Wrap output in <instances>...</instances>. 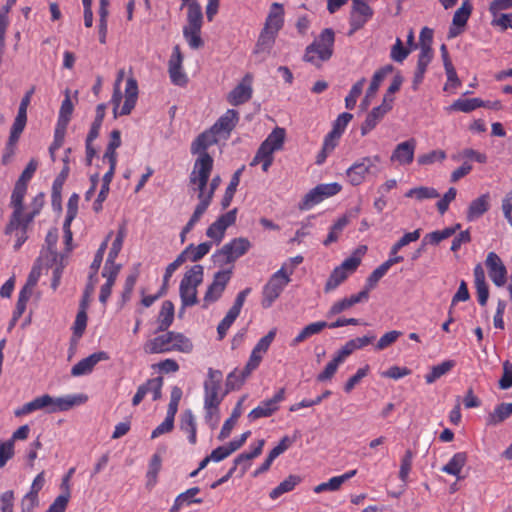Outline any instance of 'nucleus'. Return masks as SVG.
I'll list each match as a JSON object with an SVG mask.
<instances>
[{"mask_svg":"<svg viewBox=\"0 0 512 512\" xmlns=\"http://www.w3.org/2000/svg\"><path fill=\"white\" fill-rule=\"evenodd\" d=\"M86 401L87 396L84 394L66 395L63 397H52L49 394H44L17 408L14 414L16 417H20L37 410H44L47 413H57L68 411L72 407L83 404Z\"/></svg>","mask_w":512,"mask_h":512,"instance_id":"nucleus-1","label":"nucleus"},{"mask_svg":"<svg viewBox=\"0 0 512 512\" xmlns=\"http://www.w3.org/2000/svg\"><path fill=\"white\" fill-rule=\"evenodd\" d=\"M124 78V70H119L114 83V92L111 98L114 117L129 115L134 109L138 99V84L136 79L130 77L126 81L124 96L121 92V82Z\"/></svg>","mask_w":512,"mask_h":512,"instance_id":"nucleus-2","label":"nucleus"},{"mask_svg":"<svg viewBox=\"0 0 512 512\" xmlns=\"http://www.w3.org/2000/svg\"><path fill=\"white\" fill-rule=\"evenodd\" d=\"M26 192L27 185L16 182L11 195V206L13 207V213L5 231L6 234L16 238V242L14 244L15 250L20 249V247L27 240V236H24L23 224L21 222V214L24 210L23 199Z\"/></svg>","mask_w":512,"mask_h":512,"instance_id":"nucleus-3","label":"nucleus"},{"mask_svg":"<svg viewBox=\"0 0 512 512\" xmlns=\"http://www.w3.org/2000/svg\"><path fill=\"white\" fill-rule=\"evenodd\" d=\"M213 158L205 156L202 159H196L193 169L189 176V181L192 189L197 192L199 202L211 203L212 195L208 187V181L213 169Z\"/></svg>","mask_w":512,"mask_h":512,"instance_id":"nucleus-4","label":"nucleus"},{"mask_svg":"<svg viewBox=\"0 0 512 512\" xmlns=\"http://www.w3.org/2000/svg\"><path fill=\"white\" fill-rule=\"evenodd\" d=\"M191 341L181 333L167 332L148 341L144 350L150 354L179 351L188 353L192 350Z\"/></svg>","mask_w":512,"mask_h":512,"instance_id":"nucleus-5","label":"nucleus"},{"mask_svg":"<svg viewBox=\"0 0 512 512\" xmlns=\"http://www.w3.org/2000/svg\"><path fill=\"white\" fill-rule=\"evenodd\" d=\"M335 35L330 28L324 29L305 51L304 60L314 65L328 60L333 53Z\"/></svg>","mask_w":512,"mask_h":512,"instance_id":"nucleus-6","label":"nucleus"},{"mask_svg":"<svg viewBox=\"0 0 512 512\" xmlns=\"http://www.w3.org/2000/svg\"><path fill=\"white\" fill-rule=\"evenodd\" d=\"M204 268L196 264L184 274L180 286L179 294L183 307L193 306L198 303L197 288L202 283Z\"/></svg>","mask_w":512,"mask_h":512,"instance_id":"nucleus-7","label":"nucleus"},{"mask_svg":"<svg viewBox=\"0 0 512 512\" xmlns=\"http://www.w3.org/2000/svg\"><path fill=\"white\" fill-rule=\"evenodd\" d=\"M291 274L292 269L287 270V263H284L282 267L270 277L263 288L262 306L264 308L271 307L274 301L280 296L281 292L290 282Z\"/></svg>","mask_w":512,"mask_h":512,"instance_id":"nucleus-8","label":"nucleus"},{"mask_svg":"<svg viewBox=\"0 0 512 512\" xmlns=\"http://www.w3.org/2000/svg\"><path fill=\"white\" fill-rule=\"evenodd\" d=\"M252 247L251 242L244 237L232 239L224 244L221 249L216 251L212 258L215 264L224 266L235 262L237 259L245 255Z\"/></svg>","mask_w":512,"mask_h":512,"instance_id":"nucleus-9","label":"nucleus"},{"mask_svg":"<svg viewBox=\"0 0 512 512\" xmlns=\"http://www.w3.org/2000/svg\"><path fill=\"white\" fill-rule=\"evenodd\" d=\"M380 161V156L374 155L363 157L354 162L346 171L349 183L358 186L364 182L367 175H377L380 171Z\"/></svg>","mask_w":512,"mask_h":512,"instance_id":"nucleus-10","label":"nucleus"},{"mask_svg":"<svg viewBox=\"0 0 512 512\" xmlns=\"http://www.w3.org/2000/svg\"><path fill=\"white\" fill-rule=\"evenodd\" d=\"M361 263L360 257L355 255L345 259L341 265L336 267L330 274L324 290L325 292H331L335 290L340 284H342L352 273L356 271Z\"/></svg>","mask_w":512,"mask_h":512,"instance_id":"nucleus-11","label":"nucleus"},{"mask_svg":"<svg viewBox=\"0 0 512 512\" xmlns=\"http://www.w3.org/2000/svg\"><path fill=\"white\" fill-rule=\"evenodd\" d=\"M222 373L212 368L208 369V379L204 382V406H219L223 396L219 394Z\"/></svg>","mask_w":512,"mask_h":512,"instance_id":"nucleus-12","label":"nucleus"},{"mask_svg":"<svg viewBox=\"0 0 512 512\" xmlns=\"http://www.w3.org/2000/svg\"><path fill=\"white\" fill-rule=\"evenodd\" d=\"M231 270H221L214 274L212 283L208 286L203 297V307L207 308L210 304L219 300L231 278Z\"/></svg>","mask_w":512,"mask_h":512,"instance_id":"nucleus-13","label":"nucleus"},{"mask_svg":"<svg viewBox=\"0 0 512 512\" xmlns=\"http://www.w3.org/2000/svg\"><path fill=\"white\" fill-rule=\"evenodd\" d=\"M373 9L363 0H352L349 24L350 34L361 29L372 17Z\"/></svg>","mask_w":512,"mask_h":512,"instance_id":"nucleus-14","label":"nucleus"},{"mask_svg":"<svg viewBox=\"0 0 512 512\" xmlns=\"http://www.w3.org/2000/svg\"><path fill=\"white\" fill-rule=\"evenodd\" d=\"M235 221L236 209H233L221 215L215 222H213L207 228V237L212 239L216 244H219L224 238L225 231L227 230V228L233 225Z\"/></svg>","mask_w":512,"mask_h":512,"instance_id":"nucleus-15","label":"nucleus"},{"mask_svg":"<svg viewBox=\"0 0 512 512\" xmlns=\"http://www.w3.org/2000/svg\"><path fill=\"white\" fill-rule=\"evenodd\" d=\"M285 399V389H279L271 399L262 401L256 408L249 414L250 421H255L259 418L269 417L278 410V405Z\"/></svg>","mask_w":512,"mask_h":512,"instance_id":"nucleus-16","label":"nucleus"},{"mask_svg":"<svg viewBox=\"0 0 512 512\" xmlns=\"http://www.w3.org/2000/svg\"><path fill=\"white\" fill-rule=\"evenodd\" d=\"M485 265L492 282L497 287L504 286L507 281V269L501 258L495 252H489L485 260Z\"/></svg>","mask_w":512,"mask_h":512,"instance_id":"nucleus-17","label":"nucleus"},{"mask_svg":"<svg viewBox=\"0 0 512 512\" xmlns=\"http://www.w3.org/2000/svg\"><path fill=\"white\" fill-rule=\"evenodd\" d=\"M182 61L183 57L180 48L176 45L169 59L168 72L171 82L177 86H185L188 82V77L182 69Z\"/></svg>","mask_w":512,"mask_h":512,"instance_id":"nucleus-18","label":"nucleus"},{"mask_svg":"<svg viewBox=\"0 0 512 512\" xmlns=\"http://www.w3.org/2000/svg\"><path fill=\"white\" fill-rule=\"evenodd\" d=\"M239 121V114L234 109H228L210 128L219 138L227 139Z\"/></svg>","mask_w":512,"mask_h":512,"instance_id":"nucleus-19","label":"nucleus"},{"mask_svg":"<svg viewBox=\"0 0 512 512\" xmlns=\"http://www.w3.org/2000/svg\"><path fill=\"white\" fill-rule=\"evenodd\" d=\"M416 150V140L410 138L404 142L396 145L394 148L390 160L393 163H397L401 166L410 165L414 160Z\"/></svg>","mask_w":512,"mask_h":512,"instance_id":"nucleus-20","label":"nucleus"},{"mask_svg":"<svg viewBox=\"0 0 512 512\" xmlns=\"http://www.w3.org/2000/svg\"><path fill=\"white\" fill-rule=\"evenodd\" d=\"M109 359V355L105 351L95 352L88 357L80 360L76 363L71 369V375L74 377H79L83 375L90 374L94 367L101 361H106Z\"/></svg>","mask_w":512,"mask_h":512,"instance_id":"nucleus-21","label":"nucleus"},{"mask_svg":"<svg viewBox=\"0 0 512 512\" xmlns=\"http://www.w3.org/2000/svg\"><path fill=\"white\" fill-rule=\"evenodd\" d=\"M433 58V51L428 44L421 45L420 53L417 60V67L414 73L412 88L417 90L423 82L427 67Z\"/></svg>","mask_w":512,"mask_h":512,"instance_id":"nucleus-22","label":"nucleus"},{"mask_svg":"<svg viewBox=\"0 0 512 512\" xmlns=\"http://www.w3.org/2000/svg\"><path fill=\"white\" fill-rule=\"evenodd\" d=\"M472 5L469 0L463 1L462 5L455 11L452 19V25L449 28V38L457 37L467 24V21L472 13Z\"/></svg>","mask_w":512,"mask_h":512,"instance_id":"nucleus-23","label":"nucleus"},{"mask_svg":"<svg viewBox=\"0 0 512 512\" xmlns=\"http://www.w3.org/2000/svg\"><path fill=\"white\" fill-rule=\"evenodd\" d=\"M220 138L214 134L211 129L202 132L191 144V153L198 155L197 159H202L205 156H210L207 149L216 144Z\"/></svg>","mask_w":512,"mask_h":512,"instance_id":"nucleus-24","label":"nucleus"},{"mask_svg":"<svg viewBox=\"0 0 512 512\" xmlns=\"http://www.w3.org/2000/svg\"><path fill=\"white\" fill-rule=\"evenodd\" d=\"M252 77L246 75L242 81L229 93L228 102L237 106L249 101L252 97Z\"/></svg>","mask_w":512,"mask_h":512,"instance_id":"nucleus-25","label":"nucleus"},{"mask_svg":"<svg viewBox=\"0 0 512 512\" xmlns=\"http://www.w3.org/2000/svg\"><path fill=\"white\" fill-rule=\"evenodd\" d=\"M284 24V10L283 6L279 3L271 5L269 14L266 18L263 30L277 36Z\"/></svg>","mask_w":512,"mask_h":512,"instance_id":"nucleus-26","label":"nucleus"},{"mask_svg":"<svg viewBox=\"0 0 512 512\" xmlns=\"http://www.w3.org/2000/svg\"><path fill=\"white\" fill-rule=\"evenodd\" d=\"M489 194H483L473 200L467 210L466 218L469 222L479 219L489 209Z\"/></svg>","mask_w":512,"mask_h":512,"instance_id":"nucleus-27","label":"nucleus"},{"mask_svg":"<svg viewBox=\"0 0 512 512\" xmlns=\"http://www.w3.org/2000/svg\"><path fill=\"white\" fill-rule=\"evenodd\" d=\"M461 224L457 223L452 227H446L443 230H437L426 234L422 239L423 246L438 245L441 241L453 236L459 229Z\"/></svg>","mask_w":512,"mask_h":512,"instance_id":"nucleus-28","label":"nucleus"},{"mask_svg":"<svg viewBox=\"0 0 512 512\" xmlns=\"http://www.w3.org/2000/svg\"><path fill=\"white\" fill-rule=\"evenodd\" d=\"M275 39V35L262 29L253 53L257 56H261V60H264L273 48Z\"/></svg>","mask_w":512,"mask_h":512,"instance_id":"nucleus-29","label":"nucleus"},{"mask_svg":"<svg viewBox=\"0 0 512 512\" xmlns=\"http://www.w3.org/2000/svg\"><path fill=\"white\" fill-rule=\"evenodd\" d=\"M467 462L466 452H457L448 461L446 465L442 467V472L460 478L461 471Z\"/></svg>","mask_w":512,"mask_h":512,"instance_id":"nucleus-30","label":"nucleus"},{"mask_svg":"<svg viewBox=\"0 0 512 512\" xmlns=\"http://www.w3.org/2000/svg\"><path fill=\"white\" fill-rule=\"evenodd\" d=\"M180 428L188 435L190 444L195 445L197 442L196 420L191 410H186L181 417Z\"/></svg>","mask_w":512,"mask_h":512,"instance_id":"nucleus-31","label":"nucleus"},{"mask_svg":"<svg viewBox=\"0 0 512 512\" xmlns=\"http://www.w3.org/2000/svg\"><path fill=\"white\" fill-rule=\"evenodd\" d=\"M387 113L379 107H374L366 116L364 122L361 124V135L369 134L376 126L382 121Z\"/></svg>","mask_w":512,"mask_h":512,"instance_id":"nucleus-32","label":"nucleus"},{"mask_svg":"<svg viewBox=\"0 0 512 512\" xmlns=\"http://www.w3.org/2000/svg\"><path fill=\"white\" fill-rule=\"evenodd\" d=\"M275 151H273V148H270L269 146L262 143L260 147L258 148L256 155L254 156L251 166H255L257 164L262 165V170L264 172H267L270 168V166L273 163L274 154Z\"/></svg>","mask_w":512,"mask_h":512,"instance_id":"nucleus-33","label":"nucleus"},{"mask_svg":"<svg viewBox=\"0 0 512 512\" xmlns=\"http://www.w3.org/2000/svg\"><path fill=\"white\" fill-rule=\"evenodd\" d=\"M328 328V323L325 321H317L305 326L298 335L292 340L291 345L297 346L306 339L313 335L319 334L323 329Z\"/></svg>","mask_w":512,"mask_h":512,"instance_id":"nucleus-34","label":"nucleus"},{"mask_svg":"<svg viewBox=\"0 0 512 512\" xmlns=\"http://www.w3.org/2000/svg\"><path fill=\"white\" fill-rule=\"evenodd\" d=\"M44 198L45 196L43 193L37 194L30 204L31 212H29L26 215H24L23 213L21 214V222L23 224L24 236H27L28 225L32 222L34 217L40 213L41 209L43 208Z\"/></svg>","mask_w":512,"mask_h":512,"instance_id":"nucleus-35","label":"nucleus"},{"mask_svg":"<svg viewBox=\"0 0 512 512\" xmlns=\"http://www.w3.org/2000/svg\"><path fill=\"white\" fill-rule=\"evenodd\" d=\"M174 320V305L171 301L166 300L162 303L158 315V331H166Z\"/></svg>","mask_w":512,"mask_h":512,"instance_id":"nucleus-36","label":"nucleus"},{"mask_svg":"<svg viewBox=\"0 0 512 512\" xmlns=\"http://www.w3.org/2000/svg\"><path fill=\"white\" fill-rule=\"evenodd\" d=\"M512 415V403H501L487 417V424L495 426Z\"/></svg>","mask_w":512,"mask_h":512,"instance_id":"nucleus-37","label":"nucleus"},{"mask_svg":"<svg viewBox=\"0 0 512 512\" xmlns=\"http://www.w3.org/2000/svg\"><path fill=\"white\" fill-rule=\"evenodd\" d=\"M392 71H393V66L388 64V65L381 67L374 73L371 83L366 91V98L374 97V95L378 91L382 81L386 78L387 75L392 73Z\"/></svg>","mask_w":512,"mask_h":512,"instance_id":"nucleus-38","label":"nucleus"},{"mask_svg":"<svg viewBox=\"0 0 512 512\" xmlns=\"http://www.w3.org/2000/svg\"><path fill=\"white\" fill-rule=\"evenodd\" d=\"M350 219L347 215H342L339 217L334 224L330 227L329 233L326 239L323 241L324 246H329L330 244L336 242L343 230L349 224Z\"/></svg>","mask_w":512,"mask_h":512,"instance_id":"nucleus-39","label":"nucleus"},{"mask_svg":"<svg viewBox=\"0 0 512 512\" xmlns=\"http://www.w3.org/2000/svg\"><path fill=\"white\" fill-rule=\"evenodd\" d=\"M456 365L454 360H445L442 363L431 368L430 372L425 375L427 384H432L439 378L447 374Z\"/></svg>","mask_w":512,"mask_h":512,"instance_id":"nucleus-40","label":"nucleus"},{"mask_svg":"<svg viewBox=\"0 0 512 512\" xmlns=\"http://www.w3.org/2000/svg\"><path fill=\"white\" fill-rule=\"evenodd\" d=\"M202 26H184L183 36L191 49H198L204 45L201 38Z\"/></svg>","mask_w":512,"mask_h":512,"instance_id":"nucleus-41","label":"nucleus"},{"mask_svg":"<svg viewBox=\"0 0 512 512\" xmlns=\"http://www.w3.org/2000/svg\"><path fill=\"white\" fill-rule=\"evenodd\" d=\"M300 482V478L295 475H290L288 478L283 480L278 486L272 489L269 493V497L273 500L279 498L281 495L292 491L296 485Z\"/></svg>","mask_w":512,"mask_h":512,"instance_id":"nucleus-42","label":"nucleus"},{"mask_svg":"<svg viewBox=\"0 0 512 512\" xmlns=\"http://www.w3.org/2000/svg\"><path fill=\"white\" fill-rule=\"evenodd\" d=\"M405 196L408 198H415L418 201H423L425 199H434L439 197L438 191L433 187L420 186L409 189Z\"/></svg>","mask_w":512,"mask_h":512,"instance_id":"nucleus-43","label":"nucleus"},{"mask_svg":"<svg viewBox=\"0 0 512 512\" xmlns=\"http://www.w3.org/2000/svg\"><path fill=\"white\" fill-rule=\"evenodd\" d=\"M265 441L263 439L259 440L257 444L253 447H251V451L248 453H241L235 458L236 465H239L241 461H246V465L243 467V470L241 471V474L243 475L247 469L250 467V461L259 456L262 452L263 446Z\"/></svg>","mask_w":512,"mask_h":512,"instance_id":"nucleus-44","label":"nucleus"},{"mask_svg":"<svg viewBox=\"0 0 512 512\" xmlns=\"http://www.w3.org/2000/svg\"><path fill=\"white\" fill-rule=\"evenodd\" d=\"M121 143V132L116 129L112 130L103 159L117 160L116 150L121 146Z\"/></svg>","mask_w":512,"mask_h":512,"instance_id":"nucleus-45","label":"nucleus"},{"mask_svg":"<svg viewBox=\"0 0 512 512\" xmlns=\"http://www.w3.org/2000/svg\"><path fill=\"white\" fill-rule=\"evenodd\" d=\"M162 460L158 454H154L150 460L148 471L146 474L147 487L152 488L157 483V476L161 469Z\"/></svg>","mask_w":512,"mask_h":512,"instance_id":"nucleus-46","label":"nucleus"},{"mask_svg":"<svg viewBox=\"0 0 512 512\" xmlns=\"http://www.w3.org/2000/svg\"><path fill=\"white\" fill-rule=\"evenodd\" d=\"M200 488L199 487H192L188 490H186L183 493H180L176 498L175 501L179 503L181 507L183 506H189L193 503L195 504H201L203 502L202 498H197L196 495L199 494Z\"/></svg>","mask_w":512,"mask_h":512,"instance_id":"nucleus-47","label":"nucleus"},{"mask_svg":"<svg viewBox=\"0 0 512 512\" xmlns=\"http://www.w3.org/2000/svg\"><path fill=\"white\" fill-rule=\"evenodd\" d=\"M242 170H243V168L238 169L233 174V176H232V178L230 180V183H229L228 187L226 188L225 195H224V197L222 199V202H221L222 207L224 209L227 208L230 205V203H231V201L233 199V196H234V194H235V192L237 190V187H238V185L240 183V176H241Z\"/></svg>","mask_w":512,"mask_h":512,"instance_id":"nucleus-48","label":"nucleus"},{"mask_svg":"<svg viewBox=\"0 0 512 512\" xmlns=\"http://www.w3.org/2000/svg\"><path fill=\"white\" fill-rule=\"evenodd\" d=\"M284 139L285 130L283 128L276 127L262 143L273 148V151H278L282 148Z\"/></svg>","mask_w":512,"mask_h":512,"instance_id":"nucleus-49","label":"nucleus"},{"mask_svg":"<svg viewBox=\"0 0 512 512\" xmlns=\"http://www.w3.org/2000/svg\"><path fill=\"white\" fill-rule=\"evenodd\" d=\"M250 374L245 373V369L237 370L235 369L231 373L228 374L226 379V387L228 390H237L239 389L243 383L245 382L246 378Z\"/></svg>","mask_w":512,"mask_h":512,"instance_id":"nucleus-50","label":"nucleus"},{"mask_svg":"<svg viewBox=\"0 0 512 512\" xmlns=\"http://www.w3.org/2000/svg\"><path fill=\"white\" fill-rule=\"evenodd\" d=\"M105 109V104H99L96 107V116L87 135L89 136V140H95L98 137L103 119L105 117Z\"/></svg>","mask_w":512,"mask_h":512,"instance_id":"nucleus-51","label":"nucleus"},{"mask_svg":"<svg viewBox=\"0 0 512 512\" xmlns=\"http://www.w3.org/2000/svg\"><path fill=\"white\" fill-rule=\"evenodd\" d=\"M366 83L365 78H361L351 88L349 94L345 98V106L347 109L352 110L356 106L357 99L363 91V87Z\"/></svg>","mask_w":512,"mask_h":512,"instance_id":"nucleus-52","label":"nucleus"},{"mask_svg":"<svg viewBox=\"0 0 512 512\" xmlns=\"http://www.w3.org/2000/svg\"><path fill=\"white\" fill-rule=\"evenodd\" d=\"M324 199V196L316 186L304 196L300 208L304 210H309L313 208L315 205L321 203Z\"/></svg>","mask_w":512,"mask_h":512,"instance_id":"nucleus-53","label":"nucleus"},{"mask_svg":"<svg viewBox=\"0 0 512 512\" xmlns=\"http://www.w3.org/2000/svg\"><path fill=\"white\" fill-rule=\"evenodd\" d=\"M453 160H460V159H466L475 161L481 164H484L487 162V156L484 153H481L479 151H476L471 148H466L460 151L457 155L452 156Z\"/></svg>","mask_w":512,"mask_h":512,"instance_id":"nucleus-54","label":"nucleus"},{"mask_svg":"<svg viewBox=\"0 0 512 512\" xmlns=\"http://www.w3.org/2000/svg\"><path fill=\"white\" fill-rule=\"evenodd\" d=\"M203 13L199 3H192L187 9V24L185 26H202Z\"/></svg>","mask_w":512,"mask_h":512,"instance_id":"nucleus-55","label":"nucleus"},{"mask_svg":"<svg viewBox=\"0 0 512 512\" xmlns=\"http://www.w3.org/2000/svg\"><path fill=\"white\" fill-rule=\"evenodd\" d=\"M238 316H239L238 312H236L232 309H229V311L227 312V314L222 319V321L218 324V327H217L218 338L220 340L226 336L229 328L231 327V325L234 323V321L237 319Z\"/></svg>","mask_w":512,"mask_h":512,"instance_id":"nucleus-56","label":"nucleus"},{"mask_svg":"<svg viewBox=\"0 0 512 512\" xmlns=\"http://www.w3.org/2000/svg\"><path fill=\"white\" fill-rule=\"evenodd\" d=\"M125 236H126V229L124 226H122V227H120V229L117 233V236L114 239L112 246L110 248V251L108 253V257H107L108 262H114L116 260V258L118 257V255L121 251Z\"/></svg>","mask_w":512,"mask_h":512,"instance_id":"nucleus-57","label":"nucleus"},{"mask_svg":"<svg viewBox=\"0 0 512 512\" xmlns=\"http://www.w3.org/2000/svg\"><path fill=\"white\" fill-rule=\"evenodd\" d=\"M68 173V168L66 167L61 174L54 180L52 185V204L55 206L56 204L60 207L61 200V191L65 181V178Z\"/></svg>","mask_w":512,"mask_h":512,"instance_id":"nucleus-58","label":"nucleus"},{"mask_svg":"<svg viewBox=\"0 0 512 512\" xmlns=\"http://www.w3.org/2000/svg\"><path fill=\"white\" fill-rule=\"evenodd\" d=\"M342 364L340 359H337L335 356H333L332 360L328 362V364L325 366L324 370L317 375V381L319 382H325L328 380H331L332 377L337 372L338 367Z\"/></svg>","mask_w":512,"mask_h":512,"instance_id":"nucleus-59","label":"nucleus"},{"mask_svg":"<svg viewBox=\"0 0 512 512\" xmlns=\"http://www.w3.org/2000/svg\"><path fill=\"white\" fill-rule=\"evenodd\" d=\"M342 485H343V482L340 479V477L334 476V477L330 478L327 482H322V483L318 484L317 486H315L313 488V491L317 494L325 492V491L334 492V491H338Z\"/></svg>","mask_w":512,"mask_h":512,"instance_id":"nucleus-60","label":"nucleus"},{"mask_svg":"<svg viewBox=\"0 0 512 512\" xmlns=\"http://www.w3.org/2000/svg\"><path fill=\"white\" fill-rule=\"evenodd\" d=\"M27 123V115L18 114L16 115L14 122L10 129L9 138L19 141L22 132L25 129Z\"/></svg>","mask_w":512,"mask_h":512,"instance_id":"nucleus-61","label":"nucleus"},{"mask_svg":"<svg viewBox=\"0 0 512 512\" xmlns=\"http://www.w3.org/2000/svg\"><path fill=\"white\" fill-rule=\"evenodd\" d=\"M410 50L403 46L402 40L397 38L391 48L390 57L393 61L402 63L409 55Z\"/></svg>","mask_w":512,"mask_h":512,"instance_id":"nucleus-62","label":"nucleus"},{"mask_svg":"<svg viewBox=\"0 0 512 512\" xmlns=\"http://www.w3.org/2000/svg\"><path fill=\"white\" fill-rule=\"evenodd\" d=\"M402 335V332L397 330H392L385 333L380 337L378 342L375 345V350L381 351L392 345L397 339Z\"/></svg>","mask_w":512,"mask_h":512,"instance_id":"nucleus-63","label":"nucleus"},{"mask_svg":"<svg viewBox=\"0 0 512 512\" xmlns=\"http://www.w3.org/2000/svg\"><path fill=\"white\" fill-rule=\"evenodd\" d=\"M499 387L508 390L512 387V363L505 361L503 363V374L499 380Z\"/></svg>","mask_w":512,"mask_h":512,"instance_id":"nucleus-64","label":"nucleus"}]
</instances>
